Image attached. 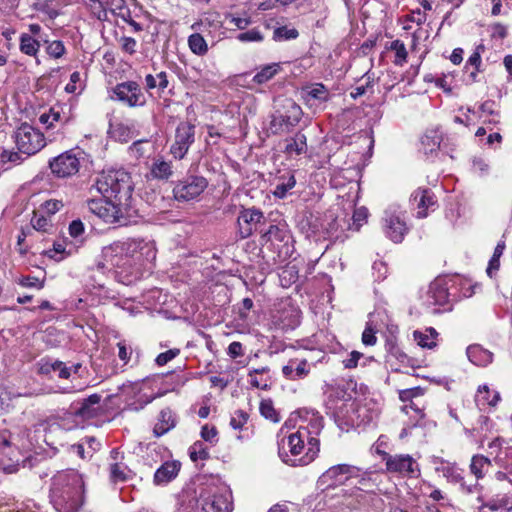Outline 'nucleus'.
<instances>
[{"mask_svg": "<svg viewBox=\"0 0 512 512\" xmlns=\"http://www.w3.org/2000/svg\"><path fill=\"white\" fill-rule=\"evenodd\" d=\"M468 359L476 366H487L493 360V354L480 345H471L467 348Z\"/></svg>", "mask_w": 512, "mask_h": 512, "instance_id": "7c9ffc66", "label": "nucleus"}, {"mask_svg": "<svg viewBox=\"0 0 512 512\" xmlns=\"http://www.w3.org/2000/svg\"><path fill=\"white\" fill-rule=\"evenodd\" d=\"M296 185V179L293 174L288 173L287 177L279 178L278 183L275 185L273 195L276 198L283 199L287 196L288 192Z\"/></svg>", "mask_w": 512, "mask_h": 512, "instance_id": "ea45409f", "label": "nucleus"}, {"mask_svg": "<svg viewBox=\"0 0 512 512\" xmlns=\"http://www.w3.org/2000/svg\"><path fill=\"white\" fill-rule=\"evenodd\" d=\"M103 254L114 267L116 280L131 285L154 271L158 248L154 239L127 238L105 247Z\"/></svg>", "mask_w": 512, "mask_h": 512, "instance_id": "f257e3e1", "label": "nucleus"}, {"mask_svg": "<svg viewBox=\"0 0 512 512\" xmlns=\"http://www.w3.org/2000/svg\"><path fill=\"white\" fill-rule=\"evenodd\" d=\"M41 47V40L35 39L28 33H22L19 37L20 51L31 57H36Z\"/></svg>", "mask_w": 512, "mask_h": 512, "instance_id": "e433bc0d", "label": "nucleus"}, {"mask_svg": "<svg viewBox=\"0 0 512 512\" xmlns=\"http://www.w3.org/2000/svg\"><path fill=\"white\" fill-rule=\"evenodd\" d=\"M265 222V216L260 209L244 208L240 211L237 223L242 239L248 238L258 229V225Z\"/></svg>", "mask_w": 512, "mask_h": 512, "instance_id": "dca6fc26", "label": "nucleus"}, {"mask_svg": "<svg viewBox=\"0 0 512 512\" xmlns=\"http://www.w3.org/2000/svg\"><path fill=\"white\" fill-rule=\"evenodd\" d=\"M373 357H365L363 353L359 351H352L348 356L343 359V366L347 369L356 368L358 365L366 366L369 362L373 361Z\"/></svg>", "mask_w": 512, "mask_h": 512, "instance_id": "c03bdc74", "label": "nucleus"}, {"mask_svg": "<svg viewBox=\"0 0 512 512\" xmlns=\"http://www.w3.org/2000/svg\"><path fill=\"white\" fill-rule=\"evenodd\" d=\"M84 88L83 82L81 80V74L77 71L73 72L70 75V80L65 86V91L67 93H80Z\"/></svg>", "mask_w": 512, "mask_h": 512, "instance_id": "13d9d810", "label": "nucleus"}, {"mask_svg": "<svg viewBox=\"0 0 512 512\" xmlns=\"http://www.w3.org/2000/svg\"><path fill=\"white\" fill-rule=\"evenodd\" d=\"M189 456L192 461L206 460L209 458V449L203 442L196 441L189 448Z\"/></svg>", "mask_w": 512, "mask_h": 512, "instance_id": "3c124183", "label": "nucleus"}, {"mask_svg": "<svg viewBox=\"0 0 512 512\" xmlns=\"http://www.w3.org/2000/svg\"><path fill=\"white\" fill-rule=\"evenodd\" d=\"M84 155L78 147L69 149L50 159L49 168L57 178H70L79 172Z\"/></svg>", "mask_w": 512, "mask_h": 512, "instance_id": "1a4fd4ad", "label": "nucleus"}, {"mask_svg": "<svg viewBox=\"0 0 512 512\" xmlns=\"http://www.w3.org/2000/svg\"><path fill=\"white\" fill-rule=\"evenodd\" d=\"M389 49L395 52L394 64L402 66L407 61L408 52L405 44L401 40H394L391 42Z\"/></svg>", "mask_w": 512, "mask_h": 512, "instance_id": "09e8293b", "label": "nucleus"}, {"mask_svg": "<svg viewBox=\"0 0 512 512\" xmlns=\"http://www.w3.org/2000/svg\"><path fill=\"white\" fill-rule=\"evenodd\" d=\"M249 383L251 386L261 389L268 390L271 387L272 381L269 376V368L262 367L260 369H254L249 372Z\"/></svg>", "mask_w": 512, "mask_h": 512, "instance_id": "473e14b6", "label": "nucleus"}, {"mask_svg": "<svg viewBox=\"0 0 512 512\" xmlns=\"http://www.w3.org/2000/svg\"><path fill=\"white\" fill-rule=\"evenodd\" d=\"M181 463L177 460L166 461L162 464V483L170 482L179 473Z\"/></svg>", "mask_w": 512, "mask_h": 512, "instance_id": "de8ad7c7", "label": "nucleus"}, {"mask_svg": "<svg viewBox=\"0 0 512 512\" xmlns=\"http://www.w3.org/2000/svg\"><path fill=\"white\" fill-rule=\"evenodd\" d=\"M490 467L491 460L488 457L477 454L474 455L471 459L470 471L477 480L483 478Z\"/></svg>", "mask_w": 512, "mask_h": 512, "instance_id": "58836bf2", "label": "nucleus"}, {"mask_svg": "<svg viewBox=\"0 0 512 512\" xmlns=\"http://www.w3.org/2000/svg\"><path fill=\"white\" fill-rule=\"evenodd\" d=\"M58 360H53L51 358H42L38 363V373L46 376H53L56 372V364Z\"/></svg>", "mask_w": 512, "mask_h": 512, "instance_id": "4d7b16f0", "label": "nucleus"}, {"mask_svg": "<svg viewBox=\"0 0 512 512\" xmlns=\"http://www.w3.org/2000/svg\"><path fill=\"white\" fill-rule=\"evenodd\" d=\"M302 109L292 102L283 114L274 115L270 122V130L273 134H283L291 131L301 120Z\"/></svg>", "mask_w": 512, "mask_h": 512, "instance_id": "ddd939ff", "label": "nucleus"}, {"mask_svg": "<svg viewBox=\"0 0 512 512\" xmlns=\"http://www.w3.org/2000/svg\"><path fill=\"white\" fill-rule=\"evenodd\" d=\"M436 472L442 474L449 482L459 483L462 488H465L464 478L462 471L454 463H450L440 458L433 461Z\"/></svg>", "mask_w": 512, "mask_h": 512, "instance_id": "a878e982", "label": "nucleus"}, {"mask_svg": "<svg viewBox=\"0 0 512 512\" xmlns=\"http://www.w3.org/2000/svg\"><path fill=\"white\" fill-rule=\"evenodd\" d=\"M118 348V358L123 363V365H127L132 358L133 349L132 346L127 343L125 340L119 341L117 343Z\"/></svg>", "mask_w": 512, "mask_h": 512, "instance_id": "bf43d9fd", "label": "nucleus"}, {"mask_svg": "<svg viewBox=\"0 0 512 512\" xmlns=\"http://www.w3.org/2000/svg\"><path fill=\"white\" fill-rule=\"evenodd\" d=\"M200 435L201 438L210 445H215L218 442V431L215 426L205 424L201 428Z\"/></svg>", "mask_w": 512, "mask_h": 512, "instance_id": "052dcab7", "label": "nucleus"}, {"mask_svg": "<svg viewBox=\"0 0 512 512\" xmlns=\"http://www.w3.org/2000/svg\"><path fill=\"white\" fill-rule=\"evenodd\" d=\"M310 372L306 359H290L282 368V373L288 380H299L305 378Z\"/></svg>", "mask_w": 512, "mask_h": 512, "instance_id": "bb28decb", "label": "nucleus"}, {"mask_svg": "<svg viewBox=\"0 0 512 512\" xmlns=\"http://www.w3.org/2000/svg\"><path fill=\"white\" fill-rule=\"evenodd\" d=\"M103 407L101 395L92 394L87 398L73 402L70 406V413L81 420H90L99 416Z\"/></svg>", "mask_w": 512, "mask_h": 512, "instance_id": "2eb2a0df", "label": "nucleus"}, {"mask_svg": "<svg viewBox=\"0 0 512 512\" xmlns=\"http://www.w3.org/2000/svg\"><path fill=\"white\" fill-rule=\"evenodd\" d=\"M233 508L232 492L219 480L209 479L195 489L193 512H232Z\"/></svg>", "mask_w": 512, "mask_h": 512, "instance_id": "20e7f679", "label": "nucleus"}, {"mask_svg": "<svg viewBox=\"0 0 512 512\" xmlns=\"http://www.w3.org/2000/svg\"><path fill=\"white\" fill-rule=\"evenodd\" d=\"M22 154L20 151L3 150L0 157L3 163L19 164L24 160Z\"/></svg>", "mask_w": 512, "mask_h": 512, "instance_id": "69168bd1", "label": "nucleus"}, {"mask_svg": "<svg viewBox=\"0 0 512 512\" xmlns=\"http://www.w3.org/2000/svg\"><path fill=\"white\" fill-rule=\"evenodd\" d=\"M349 406L350 410H346L342 419L357 427L374 424L381 412L379 402L372 397L356 398Z\"/></svg>", "mask_w": 512, "mask_h": 512, "instance_id": "0eeeda50", "label": "nucleus"}, {"mask_svg": "<svg viewBox=\"0 0 512 512\" xmlns=\"http://www.w3.org/2000/svg\"><path fill=\"white\" fill-rule=\"evenodd\" d=\"M291 236L285 225H271L269 229L262 233L261 235V243H272L275 242L285 243L287 244L290 240Z\"/></svg>", "mask_w": 512, "mask_h": 512, "instance_id": "c85d7f7f", "label": "nucleus"}, {"mask_svg": "<svg viewBox=\"0 0 512 512\" xmlns=\"http://www.w3.org/2000/svg\"><path fill=\"white\" fill-rule=\"evenodd\" d=\"M367 217H368L367 208L360 207V208L355 209L353 216H352L353 224H352V227H350V229H354V230L358 231L359 228L366 221Z\"/></svg>", "mask_w": 512, "mask_h": 512, "instance_id": "0e129e2a", "label": "nucleus"}, {"mask_svg": "<svg viewBox=\"0 0 512 512\" xmlns=\"http://www.w3.org/2000/svg\"><path fill=\"white\" fill-rule=\"evenodd\" d=\"M329 97L328 89L323 84L316 83L307 90L306 100L308 103L312 100L323 103L328 101Z\"/></svg>", "mask_w": 512, "mask_h": 512, "instance_id": "37998d69", "label": "nucleus"}, {"mask_svg": "<svg viewBox=\"0 0 512 512\" xmlns=\"http://www.w3.org/2000/svg\"><path fill=\"white\" fill-rule=\"evenodd\" d=\"M184 366L175 371L162 372V396L168 392H178L186 383L187 377L183 374Z\"/></svg>", "mask_w": 512, "mask_h": 512, "instance_id": "b1692460", "label": "nucleus"}, {"mask_svg": "<svg viewBox=\"0 0 512 512\" xmlns=\"http://www.w3.org/2000/svg\"><path fill=\"white\" fill-rule=\"evenodd\" d=\"M284 152L289 156H298L307 151V137L302 132H297L293 137L286 139Z\"/></svg>", "mask_w": 512, "mask_h": 512, "instance_id": "2f4dec72", "label": "nucleus"}, {"mask_svg": "<svg viewBox=\"0 0 512 512\" xmlns=\"http://www.w3.org/2000/svg\"><path fill=\"white\" fill-rule=\"evenodd\" d=\"M207 185L203 176H190L173 188V196L178 201H189L203 193Z\"/></svg>", "mask_w": 512, "mask_h": 512, "instance_id": "4468645a", "label": "nucleus"}, {"mask_svg": "<svg viewBox=\"0 0 512 512\" xmlns=\"http://www.w3.org/2000/svg\"><path fill=\"white\" fill-rule=\"evenodd\" d=\"M323 429V417L314 410L298 411L296 432L279 444V456L290 466H304L311 463L320 450L318 436Z\"/></svg>", "mask_w": 512, "mask_h": 512, "instance_id": "f03ea898", "label": "nucleus"}, {"mask_svg": "<svg viewBox=\"0 0 512 512\" xmlns=\"http://www.w3.org/2000/svg\"><path fill=\"white\" fill-rule=\"evenodd\" d=\"M298 36V30L288 26H280L273 31V40L276 42L294 40L298 38Z\"/></svg>", "mask_w": 512, "mask_h": 512, "instance_id": "49530a36", "label": "nucleus"}, {"mask_svg": "<svg viewBox=\"0 0 512 512\" xmlns=\"http://www.w3.org/2000/svg\"><path fill=\"white\" fill-rule=\"evenodd\" d=\"M449 292L443 280L433 281L426 293L425 303L428 306L439 305L443 306L448 303Z\"/></svg>", "mask_w": 512, "mask_h": 512, "instance_id": "393cba45", "label": "nucleus"}, {"mask_svg": "<svg viewBox=\"0 0 512 512\" xmlns=\"http://www.w3.org/2000/svg\"><path fill=\"white\" fill-rule=\"evenodd\" d=\"M281 67L279 63H271L264 65L261 69L254 75L253 82L257 84H263L271 80L279 71Z\"/></svg>", "mask_w": 512, "mask_h": 512, "instance_id": "a19ab883", "label": "nucleus"}, {"mask_svg": "<svg viewBox=\"0 0 512 512\" xmlns=\"http://www.w3.org/2000/svg\"><path fill=\"white\" fill-rule=\"evenodd\" d=\"M131 155L136 158H154L156 152L155 142L151 140H138L135 141L130 147Z\"/></svg>", "mask_w": 512, "mask_h": 512, "instance_id": "72a5a7b5", "label": "nucleus"}, {"mask_svg": "<svg viewBox=\"0 0 512 512\" xmlns=\"http://www.w3.org/2000/svg\"><path fill=\"white\" fill-rule=\"evenodd\" d=\"M89 210L107 223L125 225L126 220L122 214L125 206L117 204L113 199H90L87 201Z\"/></svg>", "mask_w": 512, "mask_h": 512, "instance_id": "9b49d317", "label": "nucleus"}, {"mask_svg": "<svg viewBox=\"0 0 512 512\" xmlns=\"http://www.w3.org/2000/svg\"><path fill=\"white\" fill-rule=\"evenodd\" d=\"M484 50L483 45H479L476 50L470 55L468 58L465 69L468 70L470 66L473 67V70L470 72L469 77L472 82L476 81L477 73L479 72V66L481 64V51Z\"/></svg>", "mask_w": 512, "mask_h": 512, "instance_id": "a18cd8bd", "label": "nucleus"}, {"mask_svg": "<svg viewBox=\"0 0 512 512\" xmlns=\"http://www.w3.org/2000/svg\"><path fill=\"white\" fill-rule=\"evenodd\" d=\"M414 340L417 342L419 346L422 348L432 349L436 346V340L438 333L432 328H425L423 331H415L413 333Z\"/></svg>", "mask_w": 512, "mask_h": 512, "instance_id": "4c0bfd02", "label": "nucleus"}, {"mask_svg": "<svg viewBox=\"0 0 512 512\" xmlns=\"http://www.w3.org/2000/svg\"><path fill=\"white\" fill-rule=\"evenodd\" d=\"M112 137L121 142L127 143L134 136L133 126L127 123H118L111 130Z\"/></svg>", "mask_w": 512, "mask_h": 512, "instance_id": "79ce46f5", "label": "nucleus"}, {"mask_svg": "<svg viewBox=\"0 0 512 512\" xmlns=\"http://www.w3.org/2000/svg\"><path fill=\"white\" fill-rule=\"evenodd\" d=\"M131 389L137 393V400L142 404H148L160 395V387L156 379H145L139 384H134Z\"/></svg>", "mask_w": 512, "mask_h": 512, "instance_id": "5701e85b", "label": "nucleus"}, {"mask_svg": "<svg viewBox=\"0 0 512 512\" xmlns=\"http://www.w3.org/2000/svg\"><path fill=\"white\" fill-rule=\"evenodd\" d=\"M499 400L500 395L498 392L491 391L487 385L479 386L475 396V402L478 407L482 409L486 406H495Z\"/></svg>", "mask_w": 512, "mask_h": 512, "instance_id": "f704fd0d", "label": "nucleus"}, {"mask_svg": "<svg viewBox=\"0 0 512 512\" xmlns=\"http://www.w3.org/2000/svg\"><path fill=\"white\" fill-rule=\"evenodd\" d=\"M13 138L18 151L26 156L38 153L46 145L43 133L27 123L21 124L15 130Z\"/></svg>", "mask_w": 512, "mask_h": 512, "instance_id": "9d476101", "label": "nucleus"}, {"mask_svg": "<svg viewBox=\"0 0 512 512\" xmlns=\"http://www.w3.org/2000/svg\"><path fill=\"white\" fill-rule=\"evenodd\" d=\"M383 227L386 236L395 243L401 242L407 231L406 224L401 217L389 212L385 213Z\"/></svg>", "mask_w": 512, "mask_h": 512, "instance_id": "aec40b11", "label": "nucleus"}, {"mask_svg": "<svg viewBox=\"0 0 512 512\" xmlns=\"http://www.w3.org/2000/svg\"><path fill=\"white\" fill-rule=\"evenodd\" d=\"M236 38L240 42H261L264 36L257 28H253L246 32L239 33Z\"/></svg>", "mask_w": 512, "mask_h": 512, "instance_id": "e2e57ef3", "label": "nucleus"}, {"mask_svg": "<svg viewBox=\"0 0 512 512\" xmlns=\"http://www.w3.org/2000/svg\"><path fill=\"white\" fill-rule=\"evenodd\" d=\"M50 491L57 512H79L84 503V480L75 470L58 472L52 478Z\"/></svg>", "mask_w": 512, "mask_h": 512, "instance_id": "7ed1b4c3", "label": "nucleus"}, {"mask_svg": "<svg viewBox=\"0 0 512 512\" xmlns=\"http://www.w3.org/2000/svg\"><path fill=\"white\" fill-rule=\"evenodd\" d=\"M18 283L26 288L41 289L44 286V282L34 276H23L19 279Z\"/></svg>", "mask_w": 512, "mask_h": 512, "instance_id": "338daca9", "label": "nucleus"}, {"mask_svg": "<svg viewBox=\"0 0 512 512\" xmlns=\"http://www.w3.org/2000/svg\"><path fill=\"white\" fill-rule=\"evenodd\" d=\"M259 410H260L261 415L264 418H266L274 423L279 422V420H280L279 414L275 410V408L273 406V402L270 399L262 400L260 402Z\"/></svg>", "mask_w": 512, "mask_h": 512, "instance_id": "603ef678", "label": "nucleus"}, {"mask_svg": "<svg viewBox=\"0 0 512 512\" xmlns=\"http://www.w3.org/2000/svg\"><path fill=\"white\" fill-rule=\"evenodd\" d=\"M442 133L438 129H429L421 138V149L424 154L429 155L440 148Z\"/></svg>", "mask_w": 512, "mask_h": 512, "instance_id": "c756f323", "label": "nucleus"}, {"mask_svg": "<svg viewBox=\"0 0 512 512\" xmlns=\"http://www.w3.org/2000/svg\"><path fill=\"white\" fill-rule=\"evenodd\" d=\"M113 99H117L130 107L143 104L140 89L135 82H123L118 84L113 90Z\"/></svg>", "mask_w": 512, "mask_h": 512, "instance_id": "6ab92c4d", "label": "nucleus"}, {"mask_svg": "<svg viewBox=\"0 0 512 512\" xmlns=\"http://www.w3.org/2000/svg\"><path fill=\"white\" fill-rule=\"evenodd\" d=\"M177 417L171 410H162V435L176 426Z\"/></svg>", "mask_w": 512, "mask_h": 512, "instance_id": "680f3d73", "label": "nucleus"}, {"mask_svg": "<svg viewBox=\"0 0 512 512\" xmlns=\"http://www.w3.org/2000/svg\"><path fill=\"white\" fill-rule=\"evenodd\" d=\"M32 228L30 230H35L37 232H48L50 228H52V224L50 219L41 215L39 213H35L31 219Z\"/></svg>", "mask_w": 512, "mask_h": 512, "instance_id": "6e6d98bb", "label": "nucleus"}, {"mask_svg": "<svg viewBox=\"0 0 512 512\" xmlns=\"http://www.w3.org/2000/svg\"><path fill=\"white\" fill-rule=\"evenodd\" d=\"M358 468L347 464H338L327 469L318 479V484L324 488H333L345 484L358 473Z\"/></svg>", "mask_w": 512, "mask_h": 512, "instance_id": "f8f14e48", "label": "nucleus"}, {"mask_svg": "<svg viewBox=\"0 0 512 512\" xmlns=\"http://www.w3.org/2000/svg\"><path fill=\"white\" fill-rule=\"evenodd\" d=\"M247 420V414L240 410L235 412V414L231 417L230 425L233 429H241L247 423Z\"/></svg>", "mask_w": 512, "mask_h": 512, "instance_id": "774afa93", "label": "nucleus"}, {"mask_svg": "<svg viewBox=\"0 0 512 512\" xmlns=\"http://www.w3.org/2000/svg\"><path fill=\"white\" fill-rule=\"evenodd\" d=\"M273 324L281 331L293 330L300 324V311L293 306L284 308L273 317Z\"/></svg>", "mask_w": 512, "mask_h": 512, "instance_id": "412c9836", "label": "nucleus"}, {"mask_svg": "<svg viewBox=\"0 0 512 512\" xmlns=\"http://www.w3.org/2000/svg\"><path fill=\"white\" fill-rule=\"evenodd\" d=\"M61 112L62 108L60 106H53L48 112H44L39 116V122L44 125L46 129L54 128L55 123L64 125L67 119Z\"/></svg>", "mask_w": 512, "mask_h": 512, "instance_id": "c9c22d12", "label": "nucleus"}, {"mask_svg": "<svg viewBox=\"0 0 512 512\" xmlns=\"http://www.w3.org/2000/svg\"><path fill=\"white\" fill-rule=\"evenodd\" d=\"M194 142V127L187 123L178 126L175 135V142L171 146V153L176 159H182L190 145Z\"/></svg>", "mask_w": 512, "mask_h": 512, "instance_id": "f3484780", "label": "nucleus"}, {"mask_svg": "<svg viewBox=\"0 0 512 512\" xmlns=\"http://www.w3.org/2000/svg\"><path fill=\"white\" fill-rule=\"evenodd\" d=\"M129 472L127 466L121 463H115L110 466V478L113 482L126 481Z\"/></svg>", "mask_w": 512, "mask_h": 512, "instance_id": "5fc2aeb1", "label": "nucleus"}, {"mask_svg": "<svg viewBox=\"0 0 512 512\" xmlns=\"http://www.w3.org/2000/svg\"><path fill=\"white\" fill-rule=\"evenodd\" d=\"M188 44L191 51L197 55H204L208 50L205 39L199 33L190 35L188 38Z\"/></svg>", "mask_w": 512, "mask_h": 512, "instance_id": "8fccbe9b", "label": "nucleus"}, {"mask_svg": "<svg viewBox=\"0 0 512 512\" xmlns=\"http://www.w3.org/2000/svg\"><path fill=\"white\" fill-rule=\"evenodd\" d=\"M137 454L141 457L143 463L149 467H152L160 459V445L150 439L141 441L138 445Z\"/></svg>", "mask_w": 512, "mask_h": 512, "instance_id": "cd10ccee", "label": "nucleus"}, {"mask_svg": "<svg viewBox=\"0 0 512 512\" xmlns=\"http://www.w3.org/2000/svg\"><path fill=\"white\" fill-rule=\"evenodd\" d=\"M13 445L11 443V436L10 433L7 430L0 431V453L7 456L11 461H13L12 464L4 465L1 467L2 471L6 474H13L16 473L19 469V466L23 467H32V456H23L22 459L16 457L15 451L16 450H22L23 452H30L32 450H35L36 447L34 443L32 442L30 438V434H27L26 440H21V443L18 447L13 448Z\"/></svg>", "mask_w": 512, "mask_h": 512, "instance_id": "423d86ee", "label": "nucleus"}, {"mask_svg": "<svg viewBox=\"0 0 512 512\" xmlns=\"http://www.w3.org/2000/svg\"><path fill=\"white\" fill-rule=\"evenodd\" d=\"M410 202L417 209V217L425 218L429 210L437 208V200L429 188H418L410 196Z\"/></svg>", "mask_w": 512, "mask_h": 512, "instance_id": "a211bd4d", "label": "nucleus"}, {"mask_svg": "<svg viewBox=\"0 0 512 512\" xmlns=\"http://www.w3.org/2000/svg\"><path fill=\"white\" fill-rule=\"evenodd\" d=\"M43 42L47 44L46 52L52 58L59 59L66 52L64 43L60 40H54V41L49 42L48 39L46 38V39H43Z\"/></svg>", "mask_w": 512, "mask_h": 512, "instance_id": "864d4df0", "label": "nucleus"}, {"mask_svg": "<svg viewBox=\"0 0 512 512\" xmlns=\"http://www.w3.org/2000/svg\"><path fill=\"white\" fill-rule=\"evenodd\" d=\"M351 400V395L343 388L337 387L331 390L327 406L335 417L342 419L347 402Z\"/></svg>", "mask_w": 512, "mask_h": 512, "instance_id": "4be33fe9", "label": "nucleus"}, {"mask_svg": "<svg viewBox=\"0 0 512 512\" xmlns=\"http://www.w3.org/2000/svg\"><path fill=\"white\" fill-rule=\"evenodd\" d=\"M95 189L106 199H113L117 204L129 206L133 192V183L130 174L124 169H111L100 173L91 191Z\"/></svg>", "mask_w": 512, "mask_h": 512, "instance_id": "39448f33", "label": "nucleus"}, {"mask_svg": "<svg viewBox=\"0 0 512 512\" xmlns=\"http://www.w3.org/2000/svg\"><path fill=\"white\" fill-rule=\"evenodd\" d=\"M381 437L378 439L376 453L385 463L386 472L403 478H416L420 475V467L416 459L409 454H390L380 449Z\"/></svg>", "mask_w": 512, "mask_h": 512, "instance_id": "6e6552de", "label": "nucleus"}]
</instances>
